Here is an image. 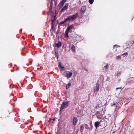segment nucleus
<instances>
[{
    "mask_svg": "<svg viewBox=\"0 0 134 134\" xmlns=\"http://www.w3.org/2000/svg\"><path fill=\"white\" fill-rule=\"evenodd\" d=\"M66 0H63L61 3V5L62 6H63L64 3L66 2Z\"/></svg>",
    "mask_w": 134,
    "mask_h": 134,
    "instance_id": "obj_17",
    "label": "nucleus"
},
{
    "mask_svg": "<svg viewBox=\"0 0 134 134\" xmlns=\"http://www.w3.org/2000/svg\"><path fill=\"white\" fill-rule=\"evenodd\" d=\"M53 121H54V120H55V119L54 118V119H53Z\"/></svg>",
    "mask_w": 134,
    "mask_h": 134,
    "instance_id": "obj_32",
    "label": "nucleus"
},
{
    "mask_svg": "<svg viewBox=\"0 0 134 134\" xmlns=\"http://www.w3.org/2000/svg\"><path fill=\"white\" fill-rule=\"evenodd\" d=\"M108 67L109 66L108 64H107L104 66V68H105V70L107 69Z\"/></svg>",
    "mask_w": 134,
    "mask_h": 134,
    "instance_id": "obj_20",
    "label": "nucleus"
},
{
    "mask_svg": "<svg viewBox=\"0 0 134 134\" xmlns=\"http://www.w3.org/2000/svg\"><path fill=\"white\" fill-rule=\"evenodd\" d=\"M69 102H63L60 107V110H62L64 108H66L69 105Z\"/></svg>",
    "mask_w": 134,
    "mask_h": 134,
    "instance_id": "obj_2",
    "label": "nucleus"
},
{
    "mask_svg": "<svg viewBox=\"0 0 134 134\" xmlns=\"http://www.w3.org/2000/svg\"><path fill=\"white\" fill-rule=\"evenodd\" d=\"M121 72H119V73H118L116 74V75L117 76H119V75H121Z\"/></svg>",
    "mask_w": 134,
    "mask_h": 134,
    "instance_id": "obj_23",
    "label": "nucleus"
},
{
    "mask_svg": "<svg viewBox=\"0 0 134 134\" xmlns=\"http://www.w3.org/2000/svg\"><path fill=\"white\" fill-rule=\"evenodd\" d=\"M55 55L56 56H58V52H55Z\"/></svg>",
    "mask_w": 134,
    "mask_h": 134,
    "instance_id": "obj_21",
    "label": "nucleus"
},
{
    "mask_svg": "<svg viewBox=\"0 0 134 134\" xmlns=\"http://www.w3.org/2000/svg\"><path fill=\"white\" fill-rule=\"evenodd\" d=\"M115 103H114L113 104H111V106H113V105H115Z\"/></svg>",
    "mask_w": 134,
    "mask_h": 134,
    "instance_id": "obj_25",
    "label": "nucleus"
},
{
    "mask_svg": "<svg viewBox=\"0 0 134 134\" xmlns=\"http://www.w3.org/2000/svg\"><path fill=\"white\" fill-rule=\"evenodd\" d=\"M94 2V0H89V2L91 4H92Z\"/></svg>",
    "mask_w": 134,
    "mask_h": 134,
    "instance_id": "obj_19",
    "label": "nucleus"
},
{
    "mask_svg": "<svg viewBox=\"0 0 134 134\" xmlns=\"http://www.w3.org/2000/svg\"><path fill=\"white\" fill-rule=\"evenodd\" d=\"M78 121L76 117H74L73 119V124L74 125H75L77 123Z\"/></svg>",
    "mask_w": 134,
    "mask_h": 134,
    "instance_id": "obj_5",
    "label": "nucleus"
},
{
    "mask_svg": "<svg viewBox=\"0 0 134 134\" xmlns=\"http://www.w3.org/2000/svg\"><path fill=\"white\" fill-rule=\"evenodd\" d=\"M96 89L95 90L96 91H98L99 90V85L97 84H96Z\"/></svg>",
    "mask_w": 134,
    "mask_h": 134,
    "instance_id": "obj_13",
    "label": "nucleus"
},
{
    "mask_svg": "<svg viewBox=\"0 0 134 134\" xmlns=\"http://www.w3.org/2000/svg\"><path fill=\"white\" fill-rule=\"evenodd\" d=\"M55 23V22L54 20H52V26H51V29L50 30V31L51 30H52L53 29V26L54 25Z\"/></svg>",
    "mask_w": 134,
    "mask_h": 134,
    "instance_id": "obj_7",
    "label": "nucleus"
},
{
    "mask_svg": "<svg viewBox=\"0 0 134 134\" xmlns=\"http://www.w3.org/2000/svg\"><path fill=\"white\" fill-rule=\"evenodd\" d=\"M73 27V25H71L70 26L68 27L66 29V30L68 31H69Z\"/></svg>",
    "mask_w": 134,
    "mask_h": 134,
    "instance_id": "obj_12",
    "label": "nucleus"
},
{
    "mask_svg": "<svg viewBox=\"0 0 134 134\" xmlns=\"http://www.w3.org/2000/svg\"><path fill=\"white\" fill-rule=\"evenodd\" d=\"M67 21H66L65 19L64 21H63L60 23V24H64Z\"/></svg>",
    "mask_w": 134,
    "mask_h": 134,
    "instance_id": "obj_18",
    "label": "nucleus"
},
{
    "mask_svg": "<svg viewBox=\"0 0 134 134\" xmlns=\"http://www.w3.org/2000/svg\"><path fill=\"white\" fill-rule=\"evenodd\" d=\"M66 74L65 76L68 78H69L71 77L72 74V72L69 71H66Z\"/></svg>",
    "mask_w": 134,
    "mask_h": 134,
    "instance_id": "obj_3",
    "label": "nucleus"
},
{
    "mask_svg": "<svg viewBox=\"0 0 134 134\" xmlns=\"http://www.w3.org/2000/svg\"><path fill=\"white\" fill-rule=\"evenodd\" d=\"M58 66L59 68H60V70H62L65 69L64 67L63 66H62V64L60 62H59Z\"/></svg>",
    "mask_w": 134,
    "mask_h": 134,
    "instance_id": "obj_6",
    "label": "nucleus"
},
{
    "mask_svg": "<svg viewBox=\"0 0 134 134\" xmlns=\"http://www.w3.org/2000/svg\"><path fill=\"white\" fill-rule=\"evenodd\" d=\"M27 123H25V124H27Z\"/></svg>",
    "mask_w": 134,
    "mask_h": 134,
    "instance_id": "obj_37",
    "label": "nucleus"
},
{
    "mask_svg": "<svg viewBox=\"0 0 134 134\" xmlns=\"http://www.w3.org/2000/svg\"><path fill=\"white\" fill-rule=\"evenodd\" d=\"M68 5L67 4H66L65 5L63 8L62 9L64 10L66 9L68 7Z\"/></svg>",
    "mask_w": 134,
    "mask_h": 134,
    "instance_id": "obj_11",
    "label": "nucleus"
},
{
    "mask_svg": "<svg viewBox=\"0 0 134 134\" xmlns=\"http://www.w3.org/2000/svg\"><path fill=\"white\" fill-rule=\"evenodd\" d=\"M75 48L74 46L73 45H72V46L71 47V49L72 50V51L73 52L75 50Z\"/></svg>",
    "mask_w": 134,
    "mask_h": 134,
    "instance_id": "obj_14",
    "label": "nucleus"
},
{
    "mask_svg": "<svg viewBox=\"0 0 134 134\" xmlns=\"http://www.w3.org/2000/svg\"><path fill=\"white\" fill-rule=\"evenodd\" d=\"M63 10H64L62 9H61V10L60 11V12L61 13H62Z\"/></svg>",
    "mask_w": 134,
    "mask_h": 134,
    "instance_id": "obj_27",
    "label": "nucleus"
},
{
    "mask_svg": "<svg viewBox=\"0 0 134 134\" xmlns=\"http://www.w3.org/2000/svg\"><path fill=\"white\" fill-rule=\"evenodd\" d=\"M117 45H114L113 46V47L114 48L115 47H117Z\"/></svg>",
    "mask_w": 134,
    "mask_h": 134,
    "instance_id": "obj_29",
    "label": "nucleus"
},
{
    "mask_svg": "<svg viewBox=\"0 0 134 134\" xmlns=\"http://www.w3.org/2000/svg\"><path fill=\"white\" fill-rule=\"evenodd\" d=\"M125 54V55H126L127 54V53H124Z\"/></svg>",
    "mask_w": 134,
    "mask_h": 134,
    "instance_id": "obj_31",
    "label": "nucleus"
},
{
    "mask_svg": "<svg viewBox=\"0 0 134 134\" xmlns=\"http://www.w3.org/2000/svg\"><path fill=\"white\" fill-rule=\"evenodd\" d=\"M56 56L57 57V58L58 59V56Z\"/></svg>",
    "mask_w": 134,
    "mask_h": 134,
    "instance_id": "obj_30",
    "label": "nucleus"
},
{
    "mask_svg": "<svg viewBox=\"0 0 134 134\" xmlns=\"http://www.w3.org/2000/svg\"><path fill=\"white\" fill-rule=\"evenodd\" d=\"M86 10V7L85 6H82L80 10L81 13L84 14Z\"/></svg>",
    "mask_w": 134,
    "mask_h": 134,
    "instance_id": "obj_4",
    "label": "nucleus"
},
{
    "mask_svg": "<svg viewBox=\"0 0 134 134\" xmlns=\"http://www.w3.org/2000/svg\"><path fill=\"white\" fill-rule=\"evenodd\" d=\"M100 122L98 121H96L94 123V126L96 127V129H97L99 125Z\"/></svg>",
    "mask_w": 134,
    "mask_h": 134,
    "instance_id": "obj_8",
    "label": "nucleus"
},
{
    "mask_svg": "<svg viewBox=\"0 0 134 134\" xmlns=\"http://www.w3.org/2000/svg\"><path fill=\"white\" fill-rule=\"evenodd\" d=\"M82 125H80V129L82 130Z\"/></svg>",
    "mask_w": 134,
    "mask_h": 134,
    "instance_id": "obj_26",
    "label": "nucleus"
},
{
    "mask_svg": "<svg viewBox=\"0 0 134 134\" xmlns=\"http://www.w3.org/2000/svg\"><path fill=\"white\" fill-rule=\"evenodd\" d=\"M71 85V84L70 83H68L66 86V89H68L70 87Z\"/></svg>",
    "mask_w": 134,
    "mask_h": 134,
    "instance_id": "obj_16",
    "label": "nucleus"
},
{
    "mask_svg": "<svg viewBox=\"0 0 134 134\" xmlns=\"http://www.w3.org/2000/svg\"><path fill=\"white\" fill-rule=\"evenodd\" d=\"M116 58L117 59H119L121 58V57L119 56H116Z\"/></svg>",
    "mask_w": 134,
    "mask_h": 134,
    "instance_id": "obj_22",
    "label": "nucleus"
},
{
    "mask_svg": "<svg viewBox=\"0 0 134 134\" xmlns=\"http://www.w3.org/2000/svg\"><path fill=\"white\" fill-rule=\"evenodd\" d=\"M72 74H73V76H76L77 74V71L75 70H73L72 71Z\"/></svg>",
    "mask_w": 134,
    "mask_h": 134,
    "instance_id": "obj_15",
    "label": "nucleus"
},
{
    "mask_svg": "<svg viewBox=\"0 0 134 134\" xmlns=\"http://www.w3.org/2000/svg\"><path fill=\"white\" fill-rule=\"evenodd\" d=\"M85 70L86 71H88V70H87V69L86 68H84Z\"/></svg>",
    "mask_w": 134,
    "mask_h": 134,
    "instance_id": "obj_28",
    "label": "nucleus"
},
{
    "mask_svg": "<svg viewBox=\"0 0 134 134\" xmlns=\"http://www.w3.org/2000/svg\"><path fill=\"white\" fill-rule=\"evenodd\" d=\"M122 88V87H120L117 88H116V90H118L119 89H121Z\"/></svg>",
    "mask_w": 134,
    "mask_h": 134,
    "instance_id": "obj_24",
    "label": "nucleus"
},
{
    "mask_svg": "<svg viewBox=\"0 0 134 134\" xmlns=\"http://www.w3.org/2000/svg\"><path fill=\"white\" fill-rule=\"evenodd\" d=\"M50 11L51 12H52V11L50 9Z\"/></svg>",
    "mask_w": 134,
    "mask_h": 134,
    "instance_id": "obj_33",
    "label": "nucleus"
},
{
    "mask_svg": "<svg viewBox=\"0 0 134 134\" xmlns=\"http://www.w3.org/2000/svg\"><path fill=\"white\" fill-rule=\"evenodd\" d=\"M133 43H134V41L133 42Z\"/></svg>",
    "mask_w": 134,
    "mask_h": 134,
    "instance_id": "obj_36",
    "label": "nucleus"
},
{
    "mask_svg": "<svg viewBox=\"0 0 134 134\" xmlns=\"http://www.w3.org/2000/svg\"><path fill=\"white\" fill-rule=\"evenodd\" d=\"M61 43L60 42H58L56 44V46L57 47V48L59 47L60 46H61Z\"/></svg>",
    "mask_w": 134,
    "mask_h": 134,
    "instance_id": "obj_10",
    "label": "nucleus"
},
{
    "mask_svg": "<svg viewBox=\"0 0 134 134\" xmlns=\"http://www.w3.org/2000/svg\"><path fill=\"white\" fill-rule=\"evenodd\" d=\"M85 127H86V128H87V127H87V126H85Z\"/></svg>",
    "mask_w": 134,
    "mask_h": 134,
    "instance_id": "obj_35",
    "label": "nucleus"
},
{
    "mask_svg": "<svg viewBox=\"0 0 134 134\" xmlns=\"http://www.w3.org/2000/svg\"><path fill=\"white\" fill-rule=\"evenodd\" d=\"M69 31H68L66 29V30L65 33V37L66 38H68L69 37V35H68V33L69 32Z\"/></svg>",
    "mask_w": 134,
    "mask_h": 134,
    "instance_id": "obj_9",
    "label": "nucleus"
},
{
    "mask_svg": "<svg viewBox=\"0 0 134 134\" xmlns=\"http://www.w3.org/2000/svg\"><path fill=\"white\" fill-rule=\"evenodd\" d=\"M86 126H87V125L86 124Z\"/></svg>",
    "mask_w": 134,
    "mask_h": 134,
    "instance_id": "obj_34",
    "label": "nucleus"
},
{
    "mask_svg": "<svg viewBox=\"0 0 134 134\" xmlns=\"http://www.w3.org/2000/svg\"><path fill=\"white\" fill-rule=\"evenodd\" d=\"M78 15V14L76 13L74 14L69 16L65 18V20L68 21L69 20L71 21H73L76 19Z\"/></svg>",
    "mask_w": 134,
    "mask_h": 134,
    "instance_id": "obj_1",
    "label": "nucleus"
}]
</instances>
